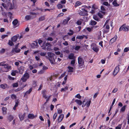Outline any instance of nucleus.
I'll return each instance as SVG.
<instances>
[{
	"label": "nucleus",
	"mask_w": 129,
	"mask_h": 129,
	"mask_svg": "<svg viewBox=\"0 0 129 129\" xmlns=\"http://www.w3.org/2000/svg\"><path fill=\"white\" fill-rule=\"evenodd\" d=\"M30 15H27L25 17V19L27 21L31 19H33L36 17V15L39 14V13H35L31 12L30 13Z\"/></svg>",
	"instance_id": "obj_1"
},
{
	"label": "nucleus",
	"mask_w": 129,
	"mask_h": 129,
	"mask_svg": "<svg viewBox=\"0 0 129 129\" xmlns=\"http://www.w3.org/2000/svg\"><path fill=\"white\" fill-rule=\"evenodd\" d=\"M129 30V27L128 25H126L125 23L123 24L120 27L119 29V31L123 30L124 31H127Z\"/></svg>",
	"instance_id": "obj_2"
},
{
	"label": "nucleus",
	"mask_w": 129,
	"mask_h": 129,
	"mask_svg": "<svg viewBox=\"0 0 129 129\" xmlns=\"http://www.w3.org/2000/svg\"><path fill=\"white\" fill-rule=\"evenodd\" d=\"M29 74L27 72H26L21 78V79L22 80L23 82H25L29 78Z\"/></svg>",
	"instance_id": "obj_3"
},
{
	"label": "nucleus",
	"mask_w": 129,
	"mask_h": 129,
	"mask_svg": "<svg viewBox=\"0 0 129 129\" xmlns=\"http://www.w3.org/2000/svg\"><path fill=\"white\" fill-rule=\"evenodd\" d=\"M5 69L4 71H2L3 72H7L11 70L12 69L11 66L8 64H6L4 66Z\"/></svg>",
	"instance_id": "obj_4"
},
{
	"label": "nucleus",
	"mask_w": 129,
	"mask_h": 129,
	"mask_svg": "<svg viewBox=\"0 0 129 129\" xmlns=\"http://www.w3.org/2000/svg\"><path fill=\"white\" fill-rule=\"evenodd\" d=\"M78 63L79 66H82L84 64V61L83 58L80 56L78 58Z\"/></svg>",
	"instance_id": "obj_5"
},
{
	"label": "nucleus",
	"mask_w": 129,
	"mask_h": 129,
	"mask_svg": "<svg viewBox=\"0 0 129 129\" xmlns=\"http://www.w3.org/2000/svg\"><path fill=\"white\" fill-rule=\"evenodd\" d=\"M119 66L120 65H118L115 68L113 72V74L114 76H116L119 72Z\"/></svg>",
	"instance_id": "obj_6"
},
{
	"label": "nucleus",
	"mask_w": 129,
	"mask_h": 129,
	"mask_svg": "<svg viewBox=\"0 0 129 129\" xmlns=\"http://www.w3.org/2000/svg\"><path fill=\"white\" fill-rule=\"evenodd\" d=\"M92 47V49L95 52H98L99 49V48L96 46V45L95 44H93L91 45Z\"/></svg>",
	"instance_id": "obj_7"
},
{
	"label": "nucleus",
	"mask_w": 129,
	"mask_h": 129,
	"mask_svg": "<svg viewBox=\"0 0 129 129\" xmlns=\"http://www.w3.org/2000/svg\"><path fill=\"white\" fill-rule=\"evenodd\" d=\"M117 38V36L116 35H115V36L113 38L111 39L109 41V44L111 43V44L114 42H115Z\"/></svg>",
	"instance_id": "obj_8"
},
{
	"label": "nucleus",
	"mask_w": 129,
	"mask_h": 129,
	"mask_svg": "<svg viewBox=\"0 0 129 129\" xmlns=\"http://www.w3.org/2000/svg\"><path fill=\"white\" fill-rule=\"evenodd\" d=\"M64 117V115L63 114H60L58 119L57 121L58 122H60L62 120Z\"/></svg>",
	"instance_id": "obj_9"
},
{
	"label": "nucleus",
	"mask_w": 129,
	"mask_h": 129,
	"mask_svg": "<svg viewBox=\"0 0 129 129\" xmlns=\"http://www.w3.org/2000/svg\"><path fill=\"white\" fill-rule=\"evenodd\" d=\"M31 46L34 48H37L38 47V43L37 42L35 41L32 43Z\"/></svg>",
	"instance_id": "obj_10"
},
{
	"label": "nucleus",
	"mask_w": 129,
	"mask_h": 129,
	"mask_svg": "<svg viewBox=\"0 0 129 129\" xmlns=\"http://www.w3.org/2000/svg\"><path fill=\"white\" fill-rule=\"evenodd\" d=\"M1 88L3 89H5L6 88H9V86L6 84H3L0 85Z\"/></svg>",
	"instance_id": "obj_11"
},
{
	"label": "nucleus",
	"mask_w": 129,
	"mask_h": 129,
	"mask_svg": "<svg viewBox=\"0 0 129 129\" xmlns=\"http://www.w3.org/2000/svg\"><path fill=\"white\" fill-rule=\"evenodd\" d=\"M48 59L51 64H55V61L53 57L48 58Z\"/></svg>",
	"instance_id": "obj_12"
},
{
	"label": "nucleus",
	"mask_w": 129,
	"mask_h": 129,
	"mask_svg": "<svg viewBox=\"0 0 129 129\" xmlns=\"http://www.w3.org/2000/svg\"><path fill=\"white\" fill-rule=\"evenodd\" d=\"M24 67L21 66L19 69V73L20 74H22L24 71Z\"/></svg>",
	"instance_id": "obj_13"
},
{
	"label": "nucleus",
	"mask_w": 129,
	"mask_h": 129,
	"mask_svg": "<svg viewBox=\"0 0 129 129\" xmlns=\"http://www.w3.org/2000/svg\"><path fill=\"white\" fill-rule=\"evenodd\" d=\"M20 49L19 48H14L11 51L12 53H13L14 52L16 53H18L20 52Z\"/></svg>",
	"instance_id": "obj_14"
},
{
	"label": "nucleus",
	"mask_w": 129,
	"mask_h": 129,
	"mask_svg": "<svg viewBox=\"0 0 129 129\" xmlns=\"http://www.w3.org/2000/svg\"><path fill=\"white\" fill-rule=\"evenodd\" d=\"M79 14L81 16H87L88 15V14L86 13H85L83 11H80L79 13Z\"/></svg>",
	"instance_id": "obj_15"
},
{
	"label": "nucleus",
	"mask_w": 129,
	"mask_h": 129,
	"mask_svg": "<svg viewBox=\"0 0 129 129\" xmlns=\"http://www.w3.org/2000/svg\"><path fill=\"white\" fill-rule=\"evenodd\" d=\"M97 23V22H96L91 20L89 23V24L92 26H94L96 25Z\"/></svg>",
	"instance_id": "obj_16"
},
{
	"label": "nucleus",
	"mask_w": 129,
	"mask_h": 129,
	"mask_svg": "<svg viewBox=\"0 0 129 129\" xmlns=\"http://www.w3.org/2000/svg\"><path fill=\"white\" fill-rule=\"evenodd\" d=\"M45 19V16L44 15L40 17L38 21V22H39L44 20Z\"/></svg>",
	"instance_id": "obj_17"
},
{
	"label": "nucleus",
	"mask_w": 129,
	"mask_h": 129,
	"mask_svg": "<svg viewBox=\"0 0 129 129\" xmlns=\"http://www.w3.org/2000/svg\"><path fill=\"white\" fill-rule=\"evenodd\" d=\"M36 117V116L34 114H29L28 115V117L29 118L33 119Z\"/></svg>",
	"instance_id": "obj_18"
},
{
	"label": "nucleus",
	"mask_w": 129,
	"mask_h": 129,
	"mask_svg": "<svg viewBox=\"0 0 129 129\" xmlns=\"http://www.w3.org/2000/svg\"><path fill=\"white\" fill-rule=\"evenodd\" d=\"M46 91L45 90H44L42 91V93L43 94V97L45 99H46L47 98V96L46 94Z\"/></svg>",
	"instance_id": "obj_19"
},
{
	"label": "nucleus",
	"mask_w": 129,
	"mask_h": 129,
	"mask_svg": "<svg viewBox=\"0 0 129 129\" xmlns=\"http://www.w3.org/2000/svg\"><path fill=\"white\" fill-rule=\"evenodd\" d=\"M18 37L16 36L13 37L11 38V41L13 42H15L17 40Z\"/></svg>",
	"instance_id": "obj_20"
},
{
	"label": "nucleus",
	"mask_w": 129,
	"mask_h": 129,
	"mask_svg": "<svg viewBox=\"0 0 129 129\" xmlns=\"http://www.w3.org/2000/svg\"><path fill=\"white\" fill-rule=\"evenodd\" d=\"M7 109L6 108L3 107L2 108V110L4 114H7Z\"/></svg>",
	"instance_id": "obj_21"
},
{
	"label": "nucleus",
	"mask_w": 129,
	"mask_h": 129,
	"mask_svg": "<svg viewBox=\"0 0 129 129\" xmlns=\"http://www.w3.org/2000/svg\"><path fill=\"white\" fill-rule=\"evenodd\" d=\"M24 114H21L19 115V117L21 121H22L24 119Z\"/></svg>",
	"instance_id": "obj_22"
},
{
	"label": "nucleus",
	"mask_w": 129,
	"mask_h": 129,
	"mask_svg": "<svg viewBox=\"0 0 129 129\" xmlns=\"http://www.w3.org/2000/svg\"><path fill=\"white\" fill-rule=\"evenodd\" d=\"M117 0H114L112 2L113 5L114 7H118L119 5V4L117 3Z\"/></svg>",
	"instance_id": "obj_23"
},
{
	"label": "nucleus",
	"mask_w": 129,
	"mask_h": 129,
	"mask_svg": "<svg viewBox=\"0 0 129 129\" xmlns=\"http://www.w3.org/2000/svg\"><path fill=\"white\" fill-rule=\"evenodd\" d=\"M7 118L8 120L11 121L14 118L13 116L11 115H9L7 116Z\"/></svg>",
	"instance_id": "obj_24"
},
{
	"label": "nucleus",
	"mask_w": 129,
	"mask_h": 129,
	"mask_svg": "<svg viewBox=\"0 0 129 129\" xmlns=\"http://www.w3.org/2000/svg\"><path fill=\"white\" fill-rule=\"evenodd\" d=\"M32 88H30L25 93L24 96H25V95H27V94H29L32 91Z\"/></svg>",
	"instance_id": "obj_25"
},
{
	"label": "nucleus",
	"mask_w": 129,
	"mask_h": 129,
	"mask_svg": "<svg viewBox=\"0 0 129 129\" xmlns=\"http://www.w3.org/2000/svg\"><path fill=\"white\" fill-rule=\"evenodd\" d=\"M74 54L73 53H71L68 56V58L70 59H74Z\"/></svg>",
	"instance_id": "obj_26"
},
{
	"label": "nucleus",
	"mask_w": 129,
	"mask_h": 129,
	"mask_svg": "<svg viewBox=\"0 0 129 129\" xmlns=\"http://www.w3.org/2000/svg\"><path fill=\"white\" fill-rule=\"evenodd\" d=\"M75 102L79 106H80L82 103V102L81 100L77 99L75 100Z\"/></svg>",
	"instance_id": "obj_27"
},
{
	"label": "nucleus",
	"mask_w": 129,
	"mask_h": 129,
	"mask_svg": "<svg viewBox=\"0 0 129 129\" xmlns=\"http://www.w3.org/2000/svg\"><path fill=\"white\" fill-rule=\"evenodd\" d=\"M18 20L17 19L14 20L12 22V24L14 26L16 25L18 23Z\"/></svg>",
	"instance_id": "obj_28"
},
{
	"label": "nucleus",
	"mask_w": 129,
	"mask_h": 129,
	"mask_svg": "<svg viewBox=\"0 0 129 129\" xmlns=\"http://www.w3.org/2000/svg\"><path fill=\"white\" fill-rule=\"evenodd\" d=\"M68 68L69 70L68 71L69 72H73V67L70 66L68 67Z\"/></svg>",
	"instance_id": "obj_29"
},
{
	"label": "nucleus",
	"mask_w": 129,
	"mask_h": 129,
	"mask_svg": "<svg viewBox=\"0 0 129 129\" xmlns=\"http://www.w3.org/2000/svg\"><path fill=\"white\" fill-rule=\"evenodd\" d=\"M93 18L94 20L97 21H99L100 20V19L96 15L93 16Z\"/></svg>",
	"instance_id": "obj_30"
},
{
	"label": "nucleus",
	"mask_w": 129,
	"mask_h": 129,
	"mask_svg": "<svg viewBox=\"0 0 129 129\" xmlns=\"http://www.w3.org/2000/svg\"><path fill=\"white\" fill-rule=\"evenodd\" d=\"M43 10L42 8H38V7H37V8H36V9H34L33 10H32V11H34L36 10V11L39 10L41 12H42L43 11Z\"/></svg>",
	"instance_id": "obj_31"
},
{
	"label": "nucleus",
	"mask_w": 129,
	"mask_h": 129,
	"mask_svg": "<svg viewBox=\"0 0 129 129\" xmlns=\"http://www.w3.org/2000/svg\"><path fill=\"white\" fill-rule=\"evenodd\" d=\"M41 47L42 48V49L44 50H45L46 49L47 46L45 44V42H43L42 45L41 46Z\"/></svg>",
	"instance_id": "obj_32"
},
{
	"label": "nucleus",
	"mask_w": 129,
	"mask_h": 129,
	"mask_svg": "<svg viewBox=\"0 0 129 129\" xmlns=\"http://www.w3.org/2000/svg\"><path fill=\"white\" fill-rule=\"evenodd\" d=\"M54 54L53 53L51 52H48V58L53 57V55Z\"/></svg>",
	"instance_id": "obj_33"
},
{
	"label": "nucleus",
	"mask_w": 129,
	"mask_h": 129,
	"mask_svg": "<svg viewBox=\"0 0 129 129\" xmlns=\"http://www.w3.org/2000/svg\"><path fill=\"white\" fill-rule=\"evenodd\" d=\"M69 31L71 33H68L67 34L69 36H71L73 35L74 34V32L71 29H70Z\"/></svg>",
	"instance_id": "obj_34"
},
{
	"label": "nucleus",
	"mask_w": 129,
	"mask_h": 129,
	"mask_svg": "<svg viewBox=\"0 0 129 129\" xmlns=\"http://www.w3.org/2000/svg\"><path fill=\"white\" fill-rule=\"evenodd\" d=\"M91 101L90 100L89 101L86 102V106L87 107H89L91 104Z\"/></svg>",
	"instance_id": "obj_35"
},
{
	"label": "nucleus",
	"mask_w": 129,
	"mask_h": 129,
	"mask_svg": "<svg viewBox=\"0 0 129 129\" xmlns=\"http://www.w3.org/2000/svg\"><path fill=\"white\" fill-rule=\"evenodd\" d=\"M88 18L87 17H83V19H82V21H84L85 22H87V21Z\"/></svg>",
	"instance_id": "obj_36"
},
{
	"label": "nucleus",
	"mask_w": 129,
	"mask_h": 129,
	"mask_svg": "<svg viewBox=\"0 0 129 129\" xmlns=\"http://www.w3.org/2000/svg\"><path fill=\"white\" fill-rule=\"evenodd\" d=\"M68 87L67 86H66L64 88H62L61 89V91H65L67 90L68 89Z\"/></svg>",
	"instance_id": "obj_37"
},
{
	"label": "nucleus",
	"mask_w": 129,
	"mask_h": 129,
	"mask_svg": "<svg viewBox=\"0 0 129 129\" xmlns=\"http://www.w3.org/2000/svg\"><path fill=\"white\" fill-rule=\"evenodd\" d=\"M11 97L13 99H16L17 98L16 96L13 94L11 95Z\"/></svg>",
	"instance_id": "obj_38"
},
{
	"label": "nucleus",
	"mask_w": 129,
	"mask_h": 129,
	"mask_svg": "<svg viewBox=\"0 0 129 129\" xmlns=\"http://www.w3.org/2000/svg\"><path fill=\"white\" fill-rule=\"evenodd\" d=\"M82 107H84L85 106L86 104V102H85V100H84L82 103Z\"/></svg>",
	"instance_id": "obj_39"
},
{
	"label": "nucleus",
	"mask_w": 129,
	"mask_h": 129,
	"mask_svg": "<svg viewBox=\"0 0 129 129\" xmlns=\"http://www.w3.org/2000/svg\"><path fill=\"white\" fill-rule=\"evenodd\" d=\"M68 21L66 19H64L63 21L62 24L63 25H65L68 23Z\"/></svg>",
	"instance_id": "obj_40"
},
{
	"label": "nucleus",
	"mask_w": 129,
	"mask_h": 129,
	"mask_svg": "<svg viewBox=\"0 0 129 129\" xmlns=\"http://www.w3.org/2000/svg\"><path fill=\"white\" fill-rule=\"evenodd\" d=\"M126 106L124 105V106L121 109H120V112H124Z\"/></svg>",
	"instance_id": "obj_41"
},
{
	"label": "nucleus",
	"mask_w": 129,
	"mask_h": 129,
	"mask_svg": "<svg viewBox=\"0 0 129 129\" xmlns=\"http://www.w3.org/2000/svg\"><path fill=\"white\" fill-rule=\"evenodd\" d=\"M57 114L56 113H55L54 114L53 118V121H54L55 120L57 116Z\"/></svg>",
	"instance_id": "obj_42"
},
{
	"label": "nucleus",
	"mask_w": 129,
	"mask_h": 129,
	"mask_svg": "<svg viewBox=\"0 0 129 129\" xmlns=\"http://www.w3.org/2000/svg\"><path fill=\"white\" fill-rule=\"evenodd\" d=\"M76 39H82L83 38V35L82 36H78L76 38Z\"/></svg>",
	"instance_id": "obj_43"
},
{
	"label": "nucleus",
	"mask_w": 129,
	"mask_h": 129,
	"mask_svg": "<svg viewBox=\"0 0 129 129\" xmlns=\"http://www.w3.org/2000/svg\"><path fill=\"white\" fill-rule=\"evenodd\" d=\"M8 44L9 45L11 46L14 45V44L12 41H11L10 40H9Z\"/></svg>",
	"instance_id": "obj_44"
},
{
	"label": "nucleus",
	"mask_w": 129,
	"mask_h": 129,
	"mask_svg": "<svg viewBox=\"0 0 129 129\" xmlns=\"http://www.w3.org/2000/svg\"><path fill=\"white\" fill-rule=\"evenodd\" d=\"M18 83H14L13 85V87H16L18 86Z\"/></svg>",
	"instance_id": "obj_45"
},
{
	"label": "nucleus",
	"mask_w": 129,
	"mask_h": 129,
	"mask_svg": "<svg viewBox=\"0 0 129 129\" xmlns=\"http://www.w3.org/2000/svg\"><path fill=\"white\" fill-rule=\"evenodd\" d=\"M75 63V59L71 60V64L73 66H74Z\"/></svg>",
	"instance_id": "obj_46"
},
{
	"label": "nucleus",
	"mask_w": 129,
	"mask_h": 129,
	"mask_svg": "<svg viewBox=\"0 0 129 129\" xmlns=\"http://www.w3.org/2000/svg\"><path fill=\"white\" fill-rule=\"evenodd\" d=\"M99 27L98 25H95L93 26H91V28H92L93 29H97V28Z\"/></svg>",
	"instance_id": "obj_47"
},
{
	"label": "nucleus",
	"mask_w": 129,
	"mask_h": 129,
	"mask_svg": "<svg viewBox=\"0 0 129 129\" xmlns=\"http://www.w3.org/2000/svg\"><path fill=\"white\" fill-rule=\"evenodd\" d=\"M75 98H77L79 99H80L81 98V96H80V94H77L75 96Z\"/></svg>",
	"instance_id": "obj_48"
},
{
	"label": "nucleus",
	"mask_w": 129,
	"mask_h": 129,
	"mask_svg": "<svg viewBox=\"0 0 129 129\" xmlns=\"http://www.w3.org/2000/svg\"><path fill=\"white\" fill-rule=\"evenodd\" d=\"M58 8L59 9H61L62 8V5L60 4H58L57 5Z\"/></svg>",
	"instance_id": "obj_49"
},
{
	"label": "nucleus",
	"mask_w": 129,
	"mask_h": 129,
	"mask_svg": "<svg viewBox=\"0 0 129 129\" xmlns=\"http://www.w3.org/2000/svg\"><path fill=\"white\" fill-rule=\"evenodd\" d=\"M103 4L104 5L106 6H110V4H109L108 2H103Z\"/></svg>",
	"instance_id": "obj_50"
},
{
	"label": "nucleus",
	"mask_w": 129,
	"mask_h": 129,
	"mask_svg": "<svg viewBox=\"0 0 129 129\" xmlns=\"http://www.w3.org/2000/svg\"><path fill=\"white\" fill-rule=\"evenodd\" d=\"M81 47L79 46H76L75 48V49L76 50L78 51L80 48Z\"/></svg>",
	"instance_id": "obj_51"
},
{
	"label": "nucleus",
	"mask_w": 129,
	"mask_h": 129,
	"mask_svg": "<svg viewBox=\"0 0 129 129\" xmlns=\"http://www.w3.org/2000/svg\"><path fill=\"white\" fill-rule=\"evenodd\" d=\"M129 50V48L128 47H126L125 48L124 50V52H127Z\"/></svg>",
	"instance_id": "obj_52"
},
{
	"label": "nucleus",
	"mask_w": 129,
	"mask_h": 129,
	"mask_svg": "<svg viewBox=\"0 0 129 129\" xmlns=\"http://www.w3.org/2000/svg\"><path fill=\"white\" fill-rule=\"evenodd\" d=\"M13 71L11 73V75H12L13 76H15V75H16V71Z\"/></svg>",
	"instance_id": "obj_53"
},
{
	"label": "nucleus",
	"mask_w": 129,
	"mask_h": 129,
	"mask_svg": "<svg viewBox=\"0 0 129 129\" xmlns=\"http://www.w3.org/2000/svg\"><path fill=\"white\" fill-rule=\"evenodd\" d=\"M98 16L101 18H102L103 17V15L101 13H98Z\"/></svg>",
	"instance_id": "obj_54"
},
{
	"label": "nucleus",
	"mask_w": 129,
	"mask_h": 129,
	"mask_svg": "<svg viewBox=\"0 0 129 129\" xmlns=\"http://www.w3.org/2000/svg\"><path fill=\"white\" fill-rule=\"evenodd\" d=\"M5 51V49L2 48L0 51V53H4Z\"/></svg>",
	"instance_id": "obj_55"
},
{
	"label": "nucleus",
	"mask_w": 129,
	"mask_h": 129,
	"mask_svg": "<svg viewBox=\"0 0 129 129\" xmlns=\"http://www.w3.org/2000/svg\"><path fill=\"white\" fill-rule=\"evenodd\" d=\"M92 8L94 10L96 9H97L95 4H94L92 5Z\"/></svg>",
	"instance_id": "obj_56"
},
{
	"label": "nucleus",
	"mask_w": 129,
	"mask_h": 129,
	"mask_svg": "<svg viewBox=\"0 0 129 129\" xmlns=\"http://www.w3.org/2000/svg\"><path fill=\"white\" fill-rule=\"evenodd\" d=\"M65 75V73H64L63 74H62L61 76L59 77V79H61Z\"/></svg>",
	"instance_id": "obj_57"
},
{
	"label": "nucleus",
	"mask_w": 129,
	"mask_h": 129,
	"mask_svg": "<svg viewBox=\"0 0 129 129\" xmlns=\"http://www.w3.org/2000/svg\"><path fill=\"white\" fill-rule=\"evenodd\" d=\"M121 125L122 124H119V126L116 127L115 129H121Z\"/></svg>",
	"instance_id": "obj_58"
},
{
	"label": "nucleus",
	"mask_w": 129,
	"mask_h": 129,
	"mask_svg": "<svg viewBox=\"0 0 129 129\" xmlns=\"http://www.w3.org/2000/svg\"><path fill=\"white\" fill-rule=\"evenodd\" d=\"M62 112V110H60L59 109H57V113L59 114H60Z\"/></svg>",
	"instance_id": "obj_59"
},
{
	"label": "nucleus",
	"mask_w": 129,
	"mask_h": 129,
	"mask_svg": "<svg viewBox=\"0 0 129 129\" xmlns=\"http://www.w3.org/2000/svg\"><path fill=\"white\" fill-rule=\"evenodd\" d=\"M81 23L82 22L80 20H78L76 22V24L78 25H81Z\"/></svg>",
	"instance_id": "obj_60"
},
{
	"label": "nucleus",
	"mask_w": 129,
	"mask_h": 129,
	"mask_svg": "<svg viewBox=\"0 0 129 129\" xmlns=\"http://www.w3.org/2000/svg\"><path fill=\"white\" fill-rule=\"evenodd\" d=\"M44 71H43V70H41L39 72H38V74H43L44 73Z\"/></svg>",
	"instance_id": "obj_61"
},
{
	"label": "nucleus",
	"mask_w": 129,
	"mask_h": 129,
	"mask_svg": "<svg viewBox=\"0 0 129 129\" xmlns=\"http://www.w3.org/2000/svg\"><path fill=\"white\" fill-rule=\"evenodd\" d=\"M47 40L48 41H52L53 40V39L51 37H48L47 39Z\"/></svg>",
	"instance_id": "obj_62"
},
{
	"label": "nucleus",
	"mask_w": 129,
	"mask_h": 129,
	"mask_svg": "<svg viewBox=\"0 0 129 129\" xmlns=\"http://www.w3.org/2000/svg\"><path fill=\"white\" fill-rule=\"evenodd\" d=\"M99 93L98 92H96V93L93 96V98H96L97 95L99 94Z\"/></svg>",
	"instance_id": "obj_63"
},
{
	"label": "nucleus",
	"mask_w": 129,
	"mask_h": 129,
	"mask_svg": "<svg viewBox=\"0 0 129 129\" xmlns=\"http://www.w3.org/2000/svg\"><path fill=\"white\" fill-rule=\"evenodd\" d=\"M86 29L88 31L90 32L91 31L92 28H91H91L88 27Z\"/></svg>",
	"instance_id": "obj_64"
}]
</instances>
